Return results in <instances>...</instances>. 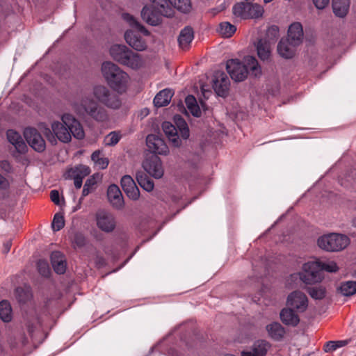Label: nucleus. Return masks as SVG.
Returning <instances> with one entry per match:
<instances>
[{"instance_id":"obj_11","label":"nucleus","mask_w":356,"mask_h":356,"mask_svg":"<svg viewBox=\"0 0 356 356\" xmlns=\"http://www.w3.org/2000/svg\"><path fill=\"white\" fill-rule=\"evenodd\" d=\"M94 97L106 106L117 109L121 106V101L118 95L112 92L104 86H97L93 88Z\"/></svg>"},{"instance_id":"obj_29","label":"nucleus","mask_w":356,"mask_h":356,"mask_svg":"<svg viewBox=\"0 0 356 356\" xmlns=\"http://www.w3.org/2000/svg\"><path fill=\"white\" fill-rule=\"evenodd\" d=\"M257 51L261 60L268 61L271 54V43L266 39H260L257 44Z\"/></svg>"},{"instance_id":"obj_40","label":"nucleus","mask_w":356,"mask_h":356,"mask_svg":"<svg viewBox=\"0 0 356 356\" xmlns=\"http://www.w3.org/2000/svg\"><path fill=\"white\" fill-rule=\"evenodd\" d=\"M307 291L315 300H322L325 296L326 293L325 289L321 286L307 287Z\"/></svg>"},{"instance_id":"obj_5","label":"nucleus","mask_w":356,"mask_h":356,"mask_svg":"<svg viewBox=\"0 0 356 356\" xmlns=\"http://www.w3.org/2000/svg\"><path fill=\"white\" fill-rule=\"evenodd\" d=\"M123 19L136 30H128L124 33L127 44L136 51H143L147 48V42L143 35H149V32L136 19L128 13L123 14Z\"/></svg>"},{"instance_id":"obj_59","label":"nucleus","mask_w":356,"mask_h":356,"mask_svg":"<svg viewBox=\"0 0 356 356\" xmlns=\"http://www.w3.org/2000/svg\"><path fill=\"white\" fill-rule=\"evenodd\" d=\"M96 262L99 266H104L106 264L105 259L103 257H97Z\"/></svg>"},{"instance_id":"obj_20","label":"nucleus","mask_w":356,"mask_h":356,"mask_svg":"<svg viewBox=\"0 0 356 356\" xmlns=\"http://www.w3.org/2000/svg\"><path fill=\"white\" fill-rule=\"evenodd\" d=\"M8 141L15 147L17 152L25 154L28 147L21 135L15 130L9 129L6 133Z\"/></svg>"},{"instance_id":"obj_42","label":"nucleus","mask_w":356,"mask_h":356,"mask_svg":"<svg viewBox=\"0 0 356 356\" xmlns=\"http://www.w3.org/2000/svg\"><path fill=\"white\" fill-rule=\"evenodd\" d=\"M37 269L38 273L43 277H49L51 270L47 261L45 259H39L37 262Z\"/></svg>"},{"instance_id":"obj_37","label":"nucleus","mask_w":356,"mask_h":356,"mask_svg":"<svg viewBox=\"0 0 356 356\" xmlns=\"http://www.w3.org/2000/svg\"><path fill=\"white\" fill-rule=\"evenodd\" d=\"M69 175L70 177H79L83 179L86 176L90 173V169L88 166L85 165H79L69 170Z\"/></svg>"},{"instance_id":"obj_36","label":"nucleus","mask_w":356,"mask_h":356,"mask_svg":"<svg viewBox=\"0 0 356 356\" xmlns=\"http://www.w3.org/2000/svg\"><path fill=\"white\" fill-rule=\"evenodd\" d=\"M185 103L193 115L195 117L200 116L201 111L194 96L191 95H188L185 99Z\"/></svg>"},{"instance_id":"obj_17","label":"nucleus","mask_w":356,"mask_h":356,"mask_svg":"<svg viewBox=\"0 0 356 356\" xmlns=\"http://www.w3.org/2000/svg\"><path fill=\"white\" fill-rule=\"evenodd\" d=\"M213 88L216 93L220 97H226L228 94L230 81L225 72H218L214 75Z\"/></svg>"},{"instance_id":"obj_1","label":"nucleus","mask_w":356,"mask_h":356,"mask_svg":"<svg viewBox=\"0 0 356 356\" xmlns=\"http://www.w3.org/2000/svg\"><path fill=\"white\" fill-rule=\"evenodd\" d=\"M39 128L52 145L56 143V138L60 142L67 143L71 141L72 136L78 140L83 139L85 136L81 123L69 113L62 115L61 122H54L51 124V129L44 123H41Z\"/></svg>"},{"instance_id":"obj_22","label":"nucleus","mask_w":356,"mask_h":356,"mask_svg":"<svg viewBox=\"0 0 356 356\" xmlns=\"http://www.w3.org/2000/svg\"><path fill=\"white\" fill-rule=\"evenodd\" d=\"M303 38V29L302 24L299 22L293 23L289 28L288 37L286 40H289L293 45H299Z\"/></svg>"},{"instance_id":"obj_50","label":"nucleus","mask_w":356,"mask_h":356,"mask_svg":"<svg viewBox=\"0 0 356 356\" xmlns=\"http://www.w3.org/2000/svg\"><path fill=\"white\" fill-rule=\"evenodd\" d=\"M314 6L317 9L322 10L325 8L329 3L330 0H312Z\"/></svg>"},{"instance_id":"obj_10","label":"nucleus","mask_w":356,"mask_h":356,"mask_svg":"<svg viewBox=\"0 0 356 356\" xmlns=\"http://www.w3.org/2000/svg\"><path fill=\"white\" fill-rule=\"evenodd\" d=\"M81 106L86 114L97 122H105L108 120L106 110L90 97H84L81 101Z\"/></svg>"},{"instance_id":"obj_33","label":"nucleus","mask_w":356,"mask_h":356,"mask_svg":"<svg viewBox=\"0 0 356 356\" xmlns=\"http://www.w3.org/2000/svg\"><path fill=\"white\" fill-rule=\"evenodd\" d=\"M136 180L140 186L146 191L150 192L154 189L153 181L144 172L140 171L136 173Z\"/></svg>"},{"instance_id":"obj_48","label":"nucleus","mask_w":356,"mask_h":356,"mask_svg":"<svg viewBox=\"0 0 356 356\" xmlns=\"http://www.w3.org/2000/svg\"><path fill=\"white\" fill-rule=\"evenodd\" d=\"M10 185V184L8 179L0 174V190L3 191H8Z\"/></svg>"},{"instance_id":"obj_7","label":"nucleus","mask_w":356,"mask_h":356,"mask_svg":"<svg viewBox=\"0 0 356 356\" xmlns=\"http://www.w3.org/2000/svg\"><path fill=\"white\" fill-rule=\"evenodd\" d=\"M318 245L328 252H337L346 248L350 243L349 238L343 234L331 233L318 239Z\"/></svg>"},{"instance_id":"obj_54","label":"nucleus","mask_w":356,"mask_h":356,"mask_svg":"<svg viewBox=\"0 0 356 356\" xmlns=\"http://www.w3.org/2000/svg\"><path fill=\"white\" fill-rule=\"evenodd\" d=\"M50 197L53 202L56 204H59V193L56 190H53L50 193Z\"/></svg>"},{"instance_id":"obj_45","label":"nucleus","mask_w":356,"mask_h":356,"mask_svg":"<svg viewBox=\"0 0 356 356\" xmlns=\"http://www.w3.org/2000/svg\"><path fill=\"white\" fill-rule=\"evenodd\" d=\"M279 36V28L277 26L273 25L268 27L266 31V38L267 41H269L270 43H274L276 39Z\"/></svg>"},{"instance_id":"obj_21","label":"nucleus","mask_w":356,"mask_h":356,"mask_svg":"<svg viewBox=\"0 0 356 356\" xmlns=\"http://www.w3.org/2000/svg\"><path fill=\"white\" fill-rule=\"evenodd\" d=\"M270 344L265 340H259L254 343L250 350H243L241 356H266Z\"/></svg>"},{"instance_id":"obj_30","label":"nucleus","mask_w":356,"mask_h":356,"mask_svg":"<svg viewBox=\"0 0 356 356\" xmlns=\"http://www.w3.org/2000/svg\"><path fill=\"white\" fill-rule=\"evenodd\" d=\"M173 92L170 89H164L160 91L154 99V104L156 107H162L168 105L173 96Z\"/></svg>"},{"instance_id":"obj_52","label":"nucleus","mask_w":356,"mask_h":356,"mask_svg":"<svg viewBox=\"0 0 356 356\" xmlns=\"http://www.w3.org/2000/svg\"><path fill=\"white\" fill-rule=\"evenodd\" d=\"M0 168L6 172H10L12 171V166L7 160L0 161Z\"/></svg>"},{"instance_id":"obj_62","label":"nucleus","mask_w":356,"mask_h":356,"mask_svg":"<svg viewBox=\"0 0 356 356\" xmlns=\"http://www.w3.org/2000/svg\"><path fill=\"white\" fill-rule=\"evenodd\" d=\"M273 0H264V3H270L271 1H273Z\"/></svg>"},{"instance_id":"obj_9","label":"nucleus","mask_w":356,"mask_h":356,"mask_svg":"<svg viewBox=\"0 0 356 356\" xmlns=\"http://www.w3.org/2000/svg\"><path fill=\"white\" fill-rule=\"evenodd\" d=\"M232 12L234 16L241 19L258 18L262 15L264 9L257 3L239 2L234 5Z\"/></svg>"},{"instance_id":"obj_41","label":"nucleus","mask_w":356,"mask_h":356,"mask_svg":"<svg viewBox=\"0 0 356 356\" xmlns=\"http://www.w3.org/2000/svg\"><path fill=\"white\" fill-rule=\"evenodd\" d=\"M15 298L19 303L24 304L30 300L31 295L29 290L17 287L15 291Z\"/></svg>"},{"instance_id":"obj_55","label":"nucleus","mask_w":356,"mask_h":356,"mask_svg":"<svg viewBox=\"0 0 356 356\" xmlns=\"http://www.w3.org/2000/svg\"><path fill=\"white\" fill-rule=\"evenodd\" d=\"M97 165L99 166L101 169H105L107 168L108 165V160L105 157H102L100 160L96 163Z\"/></svg>"},{"instance_id":"obj_61","label":"nucleus","mask_w":356,"mask_h":356,"mask_svg":"<svg viewBox=\"0 0 356 356\" xmlns=\"http://www.w3.org/2000/svg\"><path fill=\"white\" fill-rule=\"evenodd\" d=\"M352 225L355 227H356V216L353 218L352 220Z\"/></svg>"},{"instance_id":"obj_60","label":"nucleus","mask_w":356,"mask_h":356,"mask_svg":"<svg viewBox=\"0 0 356 356\" xmlns=\"http://www.w3.org/2000/svg\"><path fill=\"white\" fill-rule=\"evenodd\" d=\"M335 342L337 343V346H339V348L342 347L346 344V341H335Z\"/></svg>"},{"instance_id":"obj_64","label":"nucleus","mask_w":356,"mask_h":356,"mask_svg":"<svg viewBox=\"0 0 356 356\" xmlns=\"http://www.w3.org/2000/svg\"><path fill=\"white\" fill-rule=\"evenodd\" d=\"M195 157L196 158V159H198V155H195Z\"/></svg>"},{"instance_id":"obj_14","label":"nucleus","mask_w":356,"mask_h":356,"mask_svg":"<svg viewBox=\"0 0 356 356\" xmlns=\"http://www.w3.org/2000/svg\"><path fill=\"white\" fill-rule=\"evenodd\" d=\"M96 221L98 228L104 232L110 233L115 228L116 222L113 215L106 211H98Z\"/></svg>"},{"instance_id":"obj_2","label":"nucleus","mask_w":356,"mask_h":356,"mask_svg":"<svg viewBox=\"0 0 356 356\" xmlns=\"http://www.w3.org/2000/svg\"><path fill=\"white\" fill-rule=\"evenodd\" d=\"M226 69L232 79L236 82L245 80L250 74L255 77L261 74V69L255 57L248 56L243 62L238 59H230L227 61Z\"/></svg>"},{"instance_id":"obj_35","label":"nucleus","mask_w":356,"mask_h":356,"mask_svg":"<svg viewBox=\"0 0 356 356\" xmlns=\"http://www.w3.org/2000/svg\"><path fill=\"white\" fill-rule=\"evenodd\" d=\"M170 6L174 9L187 13L191 9V3L190 0H169Z\"/></svg>"},{"instance_id":"obj_18","label":"nucleus","mask_w":356,"mask_h":356,"mask_svg":"<svg viewBox=\"0 0 356 356\" xmlns=\"http://www.w3.org/2000/svg\"><path fill=\"white\" fill-rule=\"evenodd\" d=\"M121 186L126 195L131 200H136L140 197V191L135 181L129 175H124L121 179Z\"/></svg>"},{"instance_id":"obj_57","label":"nucleus","mask_w":356,"mask_h":356,"mask_svg":"<svg viewBox=\"0 0 356 356\" xmlns=\"http://www.w3.org/2000/svg\"><path fill=\"white\" fill-rule=\"evenodd\" d=\"M101 158L102 157L101 156V152L99 151H95L91 155V159L95 164L100 160Z\"/></svg>"},{"instance_id":"obj_53","label":"nucleus","mask_w":356,"mask_h":356,"mask_svg":"<svg viewBox=\"0 0 356 356\" xmlns=\"http://www.w3.org/2000/svg\"><path fill=\"white\" fill-rule=\"evenodd\" d=\"M74 243L79 246L82 247L85 244V238L81 234H76L74 236Z\"/></svg>"},{"instance_id":"obj_44","label":"nucleus","mask_w":356,"mask_h":356,"mask_svg":"<svg viewBox=\"0 0 356 356\" xmlns=\"http://www.w3.org/2000/svg\"><path fill=\"white\" fill-rule=\"evenodd\" d=\"M319 266L321 267V272L323 273V271H327L329 273H335L338 271L339 267L334 261H327V262H322L318 261Z\"/></svg>"},{"instance_id":"obj_38","label":"nucleus","mask_w":356,"mask_h":356,"mask_svg":"<svg viewBox=\"0 0 356 356\" xmlns=\"http://www.w3.org/2000/svg\"><path fill=\"white\" fill-rule=\"evenodd\" d=\"M341 293L344 296H351L356 293V282L347 281L341 284L339 287Z\"/></svg>"},{"instance_id":"obj_32","label":"nucleus","mask_w":356,"mask_h":356,"mask_svg":"<svg viewBox=\"0 0 356 356\" xmlns=\"http://www.w3.org/2000/svg\"><path fill=\"white\" fill-rule=\"evenodd\" d=\"M174 121L175 127L177 129V133L179 135V138L186 140L189 137V129L187 123L184 119L179 115H176L174 117Z\"/></svg>"},{"instance_id":"obj_46","label":"nucleus","mask_w":356,"mask_h":356,"mask_svg":"<svg viewBox=\"0 0 356 356\" xmlns=\"http://www.w3.org/2000/svg\"><path fill=\"white\" fill-rule=\"evenodd\" d=\"M120 138L117 132L112 131L105 137L104 143L107 146H113L119 142Z\"/></svg>"},{"instance_id":"obj_25","label":"nucleus","mask_w":356,"mask_h":356,"mask_svg":"<svg viewBox=\"0 0 356 356\" xmlns=\"http://www.w3.org/2000/svg\"><path fill=\"white\" fill-rule=\"evenodd\" d=\"M51 261L54 271L57 274H64L66 270L65 256L59 251H54L51 254Z\"/></svg>"},{"instance_id":"obj_27","label":"nucleus","mask_w":356,"mask_h":356,"mask_svg":"<svg viewBox=\"0 0 356 356\" xmlns=\"http://www.w3.org/2000/svg\"><path fill=\"white\" fill-rule=\"evenodd\" d=\"M296 46L297 45H293L286 39H282L277 45V51L282 57L291 58L295 54V48Z\"/></svg>"},{"instance_id":"obj_8","label":"nucleus","mask_w":356,"mask_h":356,"mask_svg":"<svg viewBox=\"0 0 356 356\" xmlns=\"http://www.w3.org/2000/svg\"><path fill=\"white\" fill-rule=\"evenodd\" d=\"M299 276L302 282L306 284H314L321 282L324 277L323 273L321 272V267L318 261L304 264Z\"/></svg>"},{"instance_id":"obj_56","label":"nucleus","mask_w":356,"mask_h":356,"mask_svg":"<svg viewBox=\"0 0 356 356\" xmlns=\"http://www.w3.org/2000/svg\"><path fill=\"white\" fill-rule=\"evenodd\" d=\"M74 179V184L76 189H79L83 184V179L81 177H71Z\"/></svg>"},{"instance_id":"obj_39","label":"nucleus","mask_w":356,"mask_h":356,"mask_svg":"<svg viewBox=\"0 0 356 356\" xmlns=\"http://www.w3.org/2000/svg\"><path fill=\"white\" fill-rule=\"evenodd\" d=\"M236 31L234 25L229 22H224L220 24L219 32L225 38L231 37Z\"/></svg>"},{"instance_id":"obj_6","label":"nucleus","mask_w":356,"mask_h":356,"mask_svg":"<svg viewBox=\"0 0 356 356\" xmlns=\"http://www.w3.org/2000/svg\"><path fill=\"white\" fill-rule=\"evenodd\" d=\"M111 57L117 62L132 69H138L143 65L140 56L122 44H114L110 48Z\"/></svg>"},{"instance_id":"obj_63","label":"nucleus","mask_w":356,"mask_h":356,"mask_svg":"<svg viewBox=\"0 0 356 356\" xmlns=\"http://www.w3.org/2000/svg\"><path fill=\"white\" fill-rule=\"evenodd\" d=\"M191 164L194 165V164H195V161H191Z\"/></svg>"},{"instance_id":"obj_51","label":"nucleus","mask_w":356,"mask_h":356,"mask_svg":"<svg viewBox=\"0 0 356 356\" xmlns=\"http://www.w3.org/2000/svg\"><path fill=\"white\" fill-rule=\"evenodd\" d=\"M38 318H35L33 321H28L26 326L29 333L32 335L34 332L35 327H36V323H38Z\"/></svg>"},{"instance_id":"obj_19","label":"nucleus","mask_w":356,"mask_h":356,"mask_svg":"<svg viewBox=\"0 0 356 356\" xmlns=\"http://www.w3.org/2000/svg\"><path fill=\"white\" fill-rule=\"evenodd\" d=\"M107 197L113 207L120 209L124 206V199L119 187L115 184L109 186L107 190Z\"/></svg>"},{"instance_id":"obj_4","label":"nucleus","mask_w":356,"mask_h":356,"mask_svg":"<svg viewBox=\"0 0 356 356\" xmlns=\"http://www.w3.org/2000/svg\"><path fill=\"white\" fill-rule=\"evenodd\" d=\"M102 71L108 86L113 90L120 94L126 91L129 75L117 65L111 62H104L102 66Z\"/></svg>"},{"instance_id":"obj_28","label":"nucleus","mask_w":356,"mask_h":356,"mask_svg":"<svg viewBox=\"0 0 356 356\" xmlns=\"http://www.w3.org/2000/svg\"><path fill=\"white\" fill-rule=\"evenodd\" d=\"M266 328L269 336L277 341H281L286 333L284 327L278 322L270 323Z\"/></svg>"},{"instance_id":"obj_34","label":"nucleus","mask_w":356,"mask_h":356,"mask_svg":"<svg viewBox=\"0 0 356 356\" xmlns=\"http://www.w3.org/2000/svg\"><path fill=\"white\" fill-rule=\"evenodd\" d=\"M0 318L3 322H10L12 320V308L8 300L0 302Z\"/></svg>"},{"instance_id":"obj_23","label":"nucleus","mask_w":356,"mask_h":356,"mask_svg":"<svg viewBox=\"0 0 356 356\" xmlns=\"http://www.w3.org/2000/svg\"><path fill=\"white\" fill-rule=\"evenodd\" d=\"M162 129L173 146L178 147L181 145V140L177 133V129L175 125L170 122H164L162 124Z\"/></svg>"},{"instance_id":"obj_43","label":"nucleus","mask_w":356,"mask_h":356,"mask_svg":"<svg viewBox=\"0 0 356 356\" xmlns=\"http://www.w3.org/2000/svg\"><path fill=\"white\" fill-rule=\"evenodd\" d=\"M65 226V220L64 216L60 213H57L54 215L53 221L51 222V227L54 232H58L60 230Z\"/></svg>"},{"instance_id":"obj_15","label":"nucleus","mask_w":356,"mask_h":356,"mask_svg":"<svg viewBox=\"0 0 356 356\" xmlns=\"http://www.w3.org/2000/svg\"><path fill=\"white\" fill-rule=\"evenodd\" d=\"M287 305L289 308L296 309L298 312H303L308 307L307 297L302 291H293L288 296Z\"/></svg>"},{"instance_id":"obj_26","label":"nucleus","mask_w":356,"mask_h":356,"mask_svg":"<svg viewBox=\"0 0 356 356\" xmlns=\"http://www.w3.org/2000/svg\"><path fill=\"white\" fill-rule=\"evenodd\" d=\"M194 38L193 30L190 26L184 27L180 32L178 37L179 47L184 49H188Z\"/></svg>"},{"instance_id":"obj_24","label":"nucleus","mask_w":356,"mask_h":356,"mask_svg":"<svg viewBox=\"0 0 356 356\" xmlns=\"http://www.w3.org/2000/svg\"><path fill=\"white\" fill-rule=\"evenodd\" d=\"M280 316L282 322L288 326L296 327L300 322L299 316L294 312V309L289 307L282 309Z\"/></svg>"},{"instance_id":"obj_12","label":"nucleus","mask_w":356,"mask_h":356,"mask_svg":"<svg viewBox=\"0 0 356 356\" xmlns=\"http://www.w3.org/2000/svg\"><path fill=\"white\" fill-rule=\"evenodd\" d=\"M143 168L151 176L156 179L161 178L164 173L162 162L155 154H147L143 162Z\"/></svg>"},{"instance_id":"obj_31","label":"nucleus","mask_w":356,"mask_h":356,"mask_svg":"<svg viewBox=\"0 0 356 356\" xmlns=\"http://www.w3.org/2000/svg\"><path fill=\"white\" fill-rule=\"evenodd\" d=\"M350 0H333L332 9L334 15L339 17H345L349 10Z\"/></svg>"},{"instance_id":"obj_16","label":"nucleus","mask_w":356,"mask_h":356,"mask_svg":"<svg viewBox=\"0 0 356 356\" xmlns=\"http://www.w3.org/2000/svg\"><path fill=\"white\" fill-rule=\"evenodd\" d=\"M146 144L151 154L166 155L168 152V147L165 141L159 136L154 134H149L147 136Z\"/></svg>"},{"instance_id":"obj_58","label":"nucleus","mask_w":356,"mask_h":356,"mask_svg":"<svg viewBox=\"0 0 356 356\" xmlns=\"http://www.w3.org/2000/svg\"><path fill=\"white\" fill-rule=\"evenodd\" d=\"M11 245H12L11 241L9 240V241H6L3 243V252L4 254H7L8 252H9V251L10 250V248H11Z\"/></svg>"},{"instance_id":"obj_47","label":"nucleus","mask_w":356,"mask_h":356,"mask_svg":"<svg viewBox=\"0 0 356 356\" xmlns=\"http://www.w3.org/2000/svg\"><path fill=\"white\" fill-rule=\"evenodd\" d=\"M95 184V181L92 179H88L83 186L82 196H87L92 191V186Z\"/></svg>"},{"instance_id":"obj_13","label":"nucleus","mask_w":356,"mask_h":356,"mask_svg":"<svg viewBox=\"0 0 356 356\" xmlns=\"http://www.w3.org/2000/svg\"><path fill=\"white\" fill-rule=\"evenodd\" d=\"M24 136L29 145L36 152L45 150L46 143L41 134L33 127H27L24 131Z\"/></svg>"},{"instance_id":"obj_49","label":"nucleus","mask_w":356,"mask_h":356,"mask_svg":"<svg viewBox=\"0 0 356 356\" xmlns=\"http://www.w3.org/2000/svg\"><path fill=\"white\" fill-rule=\"evenodd\" d=\"M338 348H339V346H337V343L330 341L325 344L323 349L325 352H332L337 350Z\"/></svg>"},{"instance_id":"obj_3","label":"nucleus","mask_w":356,"mask_h":356,"mask_svg":"<svg viewBox=\"0 0 356 356\" xmlns=\"http://www.w3.org/2000/svg\"><path fill=\"white\" fill-rule=\"evenodd\" d=\"M151 5L145 6L141 11V17L144 21L152 26L161 22V17H172L175 11L170 5L169 0H150Z\"/></svg>"}]
</instances>
